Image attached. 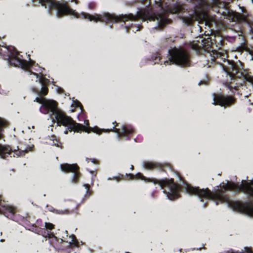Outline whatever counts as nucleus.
<instances>
[{
	"label": "nucleus",
	"instance_id": "f257e3e1",
	"mask_svg": "<svg viewBox=\"0 0 253 253\" xmlns=\"http://www.w3.org/2000/svg\"><path fill=\"white\" fill-rule=\"evenodd\" d=\"M209 5L207 2L204 1L200 7L196 8L191 13L188 15H183L181 19L183 22L189 25L194 21H197L199 25V30L202 31L205 28V37H199L196 40L194 41L191 44L192 48L197 53H201L202 51L209 52V48L211 47L214 43L218 40L221 41L219 36H215L217 30L222 28L220 22L217 21L215 18L207 13L206 10Z\"/></svg>",
	"mask_w": 253,
	"mask_h": 253
},
{
	"label": "nucleus",
	"instance_id": "f03ea898",
	"mask_svg": "<svg viewBox=\"0 0 253 253\" xmlns=\"http://www.w3.org/2000/svg\"><path fill=\"white\" fill-rule=\"evenodd\" d=\"M220 188L225 190H232L234 192L242 190L249 195H253V180L247 182L245 180H243L240 185L227 181L226 182H222L220 184ZM183 189L186 193L190 195L197 196L201 199V201H202V198H204L214 201L216 205L223 202L229 204L228 200L223 194L221 190L219 189V187L215 191L214 193H212L208 189H200L199 188L193 187L187 184L184 186Z\"/></svg>",
	"mask_w": 253,
	"mask_h": 253
},
{
	"label": "nucleus",
	"instance_id": "7ed1b4c3",
	"mask_svg": "<svg viewBox=\"0 0 253 253\" xmlns=\"http://www.w3.org/2000/svg\"><path fill=\"white\" fill-rule=\"evenodd\" d=\"M34 101L42 104V106L46 108L48 112H50V116L52 115H54L58 126L62 125L64 126H67L70 130H73L74 132L84 131L87 133L93 132L97 134L102 132L112 131L110 129H99L96 126L89 127L87 120L84 121V126L75 123L70 117L65 115L62 111L56 107V102L53 100L46 99L42 97L38 96Z\"/></svg>",
	"mask_w": 253,
	"mask_h": 253
},
{
	"label": "nucleus",
	"instance_id": "20e7f679",
	"mask_svg": "<svg viewBox=\"0 0 253 253\" xmlns=\"http://www.w3.org/2000/svg\"><path fill=\"white\" fill-rule=\"evenodd\" d=\"M82 15L84 19H87L90 21H93L95 22L98 21L111 22L119 21L125 22L129 20L136 21L138 19H141L142 21L146 20L156 21L157 23V27H161L165 24L167 21L163 15L161 14H153L149 15L142 11L137 12L135 15L128 14L117 16L114 14L109 13H104L102 15H90L84 12L82 13Z\"/></svg>",
	"mask_w": 253,
	"mask_h": 253
},
{
	"label": "nucleus",
	"instance_id": "39448f33",
	"mask_svg": "<svg viewBox=\"0 0 253 253\" xmlns=\"http://www.w3.org/2000/svg\"><path fill=\"white\" fill-rule=\"evenodd\" d=\"M227 55L224 52L217 51L216 58H220L223 61L227 63V65H223V69L227 73L230 80L228 83V87L231 90L232 88L237 89L240 83H238L239 76H241L253 88V78L252 76L247 72L239 73V69L237 66L231 61L226 59Z\"/></svg>",
	"mask_w": 253,
	"mask_h": 253
},
{
	"label": "nucleus",
	"instance_id": "423d86ee",
	"mask_svg": "<svg viewBox=\"0 0 253 253\" xmlns=\"http://www.w3.org/2000/svg\"><path fill=\"white\" fill-rule=\"evenodd\" d=\"M39 2L45 7L57 10L58 16L60 15L69 14L78 18V14L75 10L70 9L66 3L56 2L53 0H38Z\"/></svg>",
	"mask_w": 253,
	"mask_h": 253
},
{
	"label": "nucleus",
	"instance_id": "0eeeda50",
	"mask_svg": "<svg viewBox=\"0 0 253 253\" xmlns=\"http://www.w3.org/2000/svg\"><path fill=\"white\" fill-rule=\"evenodd\" d=\"M169 54V60L173 64L181 67L189 66L188 55L183 49L175 48Z\"/></svg>",
	"mask_w": 253,
	"mask_h": 253
},
{
	"label": "nucleus",
	"instance_id": "6e6552de",
	"mask_svg": "<svg viewBox=\"0 0 253 253\" xmlns=\"http://www.w3.org/2000/svg\"><path fill=\"white\" fill-rule=\"evenodd\" d=\"M159 184L169 199L173 200L178 197L179 187L171 179L162 180L159 181Z\"/></svg>",
	"mask_w": 253,
	"mask_h": 253
},
{
	"label": "nucleus",
	"instance_id": "1a4fd4ad",
	"mask_svg": "<svg viewBox=\"0 0 253 253\" xmlns=\"http://www.w3.org/2000/svg\"><path fill=\"white\" fill-rule=\"evenodd\" d=\"M212 104L219 105L223 107H226L234 101V99L231 96H227L222 94H217L212 95Z\"/></svg>",
	"mask_w": 253,
	"mask_h": 253
},
{
	"label": "nucleus",
	"instance_id": "9d476101",
	"mask_svg": "<svg viewBox=\"0 0 253 253\" xmlns=\"http://www.w3.org/2000/svg\"><path fill=\"white\" fill-rule=\"evenodd\" d=\"M60 170L64 172H71L73 173V177L71 179L72 183H75V180L78 175V167L76 164H62L60 166Z\"/></svg>",
	"mask_w": 253,
	"mask_h": 253
},
{
	"label": "nucleus",
	"instance_id": "9b49d317",
	"mask_svg": "<svg viewBox=\"0 0 253 253\" xmlns=\"http://www.w3.org/2000/svg\"><path fill=\"white\" fill-rule=\"evenodd\" d=\"M33 61L30 60L28 62L21 59L18 56L12 57L9 60V64L14 66H20L21 68L25 70L29 69L30 67L32 65Z\"/></svg>",
	"mask_w": 253,
	"mask_h": 253
},
{
	"label": "nucleus",
	"instance_id": "f8f14e48",
	"mask_svg": "<svg viewBox=\"0 0 253 253\" xmlns=\"http://www.w3.org/2000/svg\"><path fill=\"white\" fill-rule=\"evenodd\" d=\"M223 15L229 20L233 22L245 21L247 17L245 14L241 15L236 12L229 10L223 12Z\"/></svg>",
	"mask_w": 253,
	"mask_h": 253
},
{
	"label": "nucleus",
	"instance_id": "ddd939ff",
	"mask_svg": "<svg viewBox=\"0 0 253 253\" xmlns=\"http://www.w3.org/2000/svg\"><path fill=\"white\" fill-rule=\"evenodd\" d=\"M232 207L235 210L243 211L248 216H253V207L251 206L243 207L240 203L235 202Z\"/></svg>",
	"mask_w": 253,
	"mask_h": 253
},
{
	"label": "nucleus",
	"instance_id": "4468645a",
	"mask_svg": "<svg viewBox=\"0 0 253 253\" xmlns=\"http://www.w3.org/2000/svg\"><path fill=\"white\" fill-rule=\"evenodd\" d=\"M35 76H37V82H39L41 84L44 85L48 82V80L45 79L42 75L39 76L38 74H34ZM47 92V89L45 86H43L41 89V94L42 95H45Z\"/></svg>",
	"mask_w": 253,
	"mask_h": 253
},
{
	"label": "nucleus",
	"instance_id": "2eb2a0df",
	"mask_svg": "<svg viewBox=\"0 0 253 253\" xmlns=\"http://www.w3.org/2000/svg\"><path fill=\"white\" fill-rule=\"evenodd\" d=\"M11 151L8 146L0 144V157L1 158H5L9 156Z\"/></svg>",
	"mask_w": 253,
	"mask_h": 253
},
{
	"label": "nucleus",
	"instance_id": "dca6fc26",
	"mask_svg": "<svg viewBox=\"0 0 253 253\" xmlns=\"http://www.w3.org/2000/svg\"><path fill=\"white\" fill-rule=\"evenodd\" d=\"M182 8V5L179 3H176L172 7H168L166 10L163 9V10L171 13L176 14L181 11Z\"/></svg>",
	"mask_w": 253,
	"mask_h": 253
},
{
	"label": "nucleus",
	"instance_id": "f3484780",
	"mask_svg": "<svg viewBox=\"0 0 253 253\" xmlns=\"http://www.w3.org/2000/svg\"><path fill=\"white\" fill-rule=\"evenodd\" d=\"M113 128L115 132L119 136H123L125 134L131 133V131L127 130L126 128L124 126H122L121 127V129L116 128L115 126H113Z\"/></svg>",
	"mask_w": 253,
	"mask_h": 253
},
{
	"label": "nucleus",
	"instance_id": "a211bd4d",
	"mask_svg": "<svg viewBox=\"0 0 253 253\" xmlns=\"http://www.w3.org/2000/svg\"><path fill=\"white\" fill-rule=\"evenodd\" d=\"M31 148L32 147H29V148L25 149L24 150H19L18 149L17 150H14V151L13 152L14 156H21L23 155L25 153L29 151Z\"/></svg>",
	"mask_w": 253,
	"mask_h": 253
},
{
	"label": "nucleus",
	"instance_id": "6ab92c4d",
	"mask_svg": "<svg viewBox=\"0 0 253 253\" xmlns=\"http://www.w3.org/2000/svg\"><path fill=\"white\" fill-rule=\"evenodd\" d=\"M71 107L74 108L71 109V111L72 112H74V108L77 107H79L81 111H82V107L81 106L80 103L77 100L73 101L72 104H71Z\"/></svg>",
	"mask_w": 253,
	"mask_h": 253
},
{
	"label": "nucleus",
	"instance_id": "aec40b11",
	"mask_svg": "<svg viewBox=\"0 0 253 253\" xmlns=\"http://www.w3.org/2000/svg\"><path fill=\"white\" fill-rule=\"evenodd\" d=\"M135 176L137 178L140 179L142 180H144V181H149L150 180L149 179L146 178L143 176L141 175V174L140 173L137 174L135 175Z\"/></svg>",
	"mask_w": 253,
	"mask_h": 253
},
{
	"label": "nucleus",
	"instance_id": "412c9836",
	"mask_svg": "<svg viewBox=\"0 0 253 253\" xmlns=\"http://www.w3.org/2000/svg\"><path fill=\"white\" fill-rule=\"evenodd\" d=\"M53 226H54V225L52 223H48V222L45 223V228L46 229L51 230L53 228Z\"/></svg>",
	"mask_w": 253,
	"mask_h": 253
},
{
	"label": "nucleus",
	"instance_id": "4be33fe9",
	"mask_svg": "<svg viewBox=\"0 0 253 253\" xmlns=\"http://www.w3.org/2000/svg\"><path fill=\"white\" fill-rule=\"evenodd\" d=\"M250 54L252 56L251 60L253 61V47L251 49H248Z\"/></svg>",
	"mask_w": 253,
	"mask_h": 253
},
{
	"label": "nucleus",
	"instance_id": "5701e85b",
	"mask_svg": "<svg viewBox=\"0 0 253 253\" xmlns=\"http://www.w3.org/2000/svg\"><path fill=\"white\" fill-rule=\"evenodd\" d=\"M213 4L214 5H215V6H219V3L218 1L217 0H214V1H213Z\"/></svg>",
	"mask_w": 253,
	"mask_h": 253
},
{
	"label": "nucleus",
	"instance_id": "b1692460",
	"mask_svg": "<svg viewBox=\"0 0 253 253\" xmlns=\"http://www.w3.org/2000/svg\"><path fill=\"white\" fill-rule=\"evenodd\" d=\"M151 166H152V165L151 164L148 163V164H146V165H145L144 167L146 168H151Z\"/></svg>",
	"mask_w": 253,
	"mask_h": 253
},
{
	"label": "nucleus",
	"instance_id": "393cba45",
	"mask_svg": "<svg viewBox=\"0 0 253 253\" xmlns=\"http://www.w3.org/2000/svg\"><path fill=\"white\" fill-rule=\"evenodd\" d=\"M240 48L242 50V49H245L246 48V47L245 44L244 43H243Z\"/></svg>",
	"mask_w": 253,
	"mask_h": 253
},
{
	"label": "nucleus",
	"instance_id": "a878e982",
	"mask_svg": "<svg viewBox=\"0 0 253 253\" xmlns=\"http://www.w3.org/2000/svg\"><path fill=\"white\" fill-rule=\"evenodd\" d=\"M136 31H138L139 30V29L140 28V26L139 25H138L136 26Z\"/></svg>",
	"mask_w": 253,
	"mask_h": 253
},
{
	"label": "nucleus",
	"instance_id": "bb28decb",
	"mask_svg": "<svg viewBox=\"0 0 253 253\" xmlns=\"http://www.w3.org/2000/svg\"><path fill=\"white\" fill-rule=\"evenodd\" d=\"M245 251L247 252V253H253L250 252V250L247 248H245Z\"/></svg>",
	"mask_w": 253,
	"mask_h": 253
},
{
	"label": "nucleus",
	"instance_id": "cd10ccee",
	"mask_svg": "<svg viewBox=\"0 0 253 253\" xmlns=\"http://www.w3.org/2000/svg\"><path fill=\"white\" fill-rule=\"evenodd\" d=\"M71 241L72 242H75V237L73 236H72V240H71Z\"/></svg>",
	"mask_w": 253,
	"mask_h": 253
},
{
	"label": "nucleus",
	"instance_id": "c85d7f7f",
	"mask_svg": "<svg viewBox=\"0 0 253 253\" xmlns=\"http://www.w3.org/2000/svg\"><path fill=\"white\" fill-rule=\"evenodd\" d=\"M84 187L86 189V192H88V188L87 187V186L86 185H84Z\"/></svg>",
	"mask_w": 253,
	"mask_h": 253
},
{
	"label": "nucleus",
	"instance_id": "c756f323",
	"mask_svg": "<svg viewBox=\"0 0 253 253\" xmlns=\"http://www.w3.org/2000/svg\"><path fill=\"white\" fill-rule=\"evenodd\" d=\"M159 6L162 7L163 9V6L161 5V4H160L159 5Z\"/></svg>",
	"mask_w": 253,
	"mask_h": 253
},
{
	"label": "nucleus",
	"instance_id": "7c9ffc66",
	"mask_svg": "<svg viewBox=\"0 0 253 253\" xmlns=\"http://www.w3.org/2000/svg\"><path fill=\"white\" fill-rule=\"evenodd\" d=\"M72 1H74L76 3V0H72Z\"/></svg>",
	"mask_w": 253,
	"mask_h": 253
},
{
	"label": "nucleus",
	"instance_id": "2f4dec72",
	"mask_svg": "<svg viewBox=\"0 0 253 253\" xmlns=\"http://www.w3.org/2000/svg\"><path fill=\"white\" fill-rule=\"evenodd\" d=\"M67 130H65V131H64V133H65V134H67Z\"/></svg>",
	"mask_w": 253,
	"mask_h": 253
},
{
	"label": "nucleus",
	"instance_id": "473e14b6",
	"mask_svg": "<svg viewBox=\"0 0 253 253\" xmlns=\"http://www.w3.org/2000/svg\"><path fill=\"white\" fill-rule=\"evenodd\" d=\"M241 11L243 12V8L241 9Z\"/></svg>",
	"mask_w": 253,
	"mask_h": 253
},
{
	"label": "nucleus",
	"instance_id": "72a5a7b5",
	"mask_svg": "<svg viewBox=\"0 0 253 253\" xmlns=\"http://www.w3.org/2000/svg\"><path fill=\"white\" fill-rule=\"evenodd\" d=\"M198 84L200 85L201 84V82H199Z\"/></svg>",
	"mask_w": 253,
	"mask_h": 253
},
{
	"label": "nucleus",
	"instance_id": "f704fd0d",
	"mask_svg": "<svg viewBox=\"0 0 253 253\" xmlns=\"http://www.w3.org/2000/svg\"><path fill=\"white\" fill-rule=\"evenodd\" d=\"M127 30H128V29H127V28H126V32H127Z\"/></svg>",
	"mask_w": 253,
	"mask_h": 253
},
{
	"label": "nucleus",
	"instance_id": "c9c22d12",
	"mask_svg": "<svg viewBox=\"0 0 253 253\" xmlns=\"http://www.w3.org/2000/svg\"><path fill=\"white\" fill-rule=\"evenodd\" d=\"M252 2H253V0H251Z\"/></svg>",
	"mask_w": 253,
	"mask_h": 253
}]
</instances>
